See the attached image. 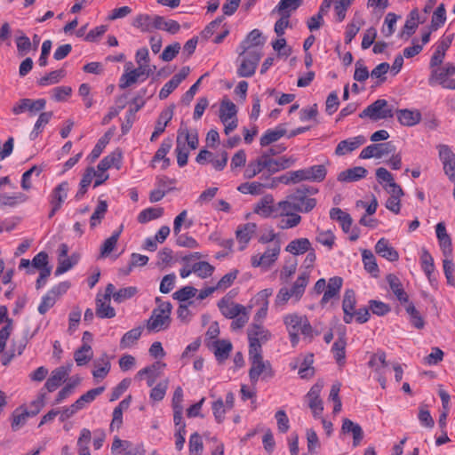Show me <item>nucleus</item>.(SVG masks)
<instances>
[{"label": "nucleus", "instance_id": "f257e3e1", "mask_svg": "<svg viewBox=\"0 0 455 455\" xmlns=\"http://www.w3.org/2000/svg\"><path fill=\"white\" fill-rule=\"evenodd\" d=\"M283 323L287 329L290 341L293 347H295L299 341V331L305 338H308L310 341L313 339L314 330L306 315L295 313L288 314L283 317Z\"/></svg>", "mask_w": 455, "mask_h": 455}, {"label": "nucleus", "instance_id": "f03ea898", "mask_svg": "<svg viewBox=\"0 0 455 455\" xmlns=\"http://www.w3.org/2000/svg\"><path fill=\"white\" fill-rule=\"evenodd\" d=\"M157 307L154 308L149 319L147 321V329L149 331H160L169 328L172 318V306L169 301H162L156 298Z\"/></svg>", "mask_w": 455, "mask_h": 455}, {"label": "nucleus", "instance_id": "7ed1b4c3", "mask_svg": "<svg viewBox=\"0 0 455 455\" xmlns=\"http://www.w3.org/2000/svg\"><path fill=\"white\" fill-rule=\"evenodd\" d=\"M393 116V108L389 107L387 101L384 99L375 100L359 114L360 118L370 117L375 121Z\"/></svg>", "mask_w": 455, "mask_h": 455}, {"label": "nucleus", "instance_id": "20e7f679", "mask_svg": "<svg viewBox=\"0 0 455 455\" xmlns=\"http://www.w3.org/2000/svg\"><path fill=\"white\" fill-rule=\"evenodd\" d=\"M261 58L259 50H251L243 55L241 64L237 68V75L240 77H251L255 74L256 68Z\"/></svg>", "mask_w": 455, "mask_h": 455}, {"label": "nucleus", "instance_id": "39448f33", "mask_svg": "<svg viewBox=\"0 0 455 455\" xmlns=\"http://www.w3.org/2000/svg\"><path fill=\"white\" fill-rule=\"evenodd\" d=\"M327 174L324 164L313 165L308 168L294 171V177L298 183L301 181L322 182Z\"/></svg>", "mask_w": 455, "mask_h": 455}, {"label": "nucleus", "instance_id": "423d86ee", "mask_svg": "<svg viewBox=\"0 0 455 455\" xmlns=\"http://www.w3.org/2000/svg\"><path fill=\"white\" fill-rule=\"evenodd\" d=\"M251 363V368L249 370L250 380L252 384H256L260 375L263 379H268L274 377L275 371L272 369L269 361H264L262 359L252 360Z\"/></svg>", "mask_w": 455, "mask_h": 455}, {"label": "nucleus", "instance_id": "0eeeda50", "mask_svg": "<svg viewBox=\"0 0 455 455\" xmlns=\"http://www.w3.org/2000/svg\"><path fill=\"white\" fill-rule=\"evenodd\" d=\"M46 100L44 99H21L12 107V113L20 115L24 112H28L29 116H34L44 109Z\"/></svg>", "mask_w": 455, "mask_h": 455}, {"label": "nucleus", "instance_id": "6e6552de", "mask_svg": "<svg viewBox=\"0 0 455 455\" xmlns=\"http://www.w3.org/2000/svg\"><path fill=\"white\" fill-rule=\"evenodd\" d=\"M281 251L279 241H275L271 246L261 255H254L251 257V265L254 267H269L278 258Z\"/></svg>", "mask_w": 455, "mask_h": 455}, {"label": "nucleus", "instance_id": "1a4fd4ad", "mask_svg": "<svg viewBox=\"0 0 455 455\" xmlns=\"http://www.w3.org/2000/svg\"><path fill=\"white\" fill-rule=\"evenodd\" d=\"M395 151V148L391 141L384 143H375L365 147L360 153L362 159L381 158Z\"/></svg>", "mask_w": 455, "mask_h": 455}, {"label": "nucleus", "instance_id": "9d476101", "mask_svg": "<svg viewBox=\"0 0 455 455\" xmlns=\"http://www.w3.org/2000/svg\"><path fill=\"white\" fill-rule=\"evenodd\" d=\"M313 204V201H308L307 203V206L303 207L304 209H302L301 207L299 206V204L293 203V201L289 198L288 195L285 200L280 201L276 204V218L298 214L297 212H310L312 211Z\"/></svg>", "mask_w": 455, "mask_h": 455}, {"label": "nucleus", "instance_id": "9b49d317", "mask_svg": "<svg viewBox=\"0 0 455 455\" xmlns=\"http://www.w3.org/2000/svg\"><path fill=\"white\" fill-rule=\"evenodd\" d=\"M265 44V38L262 36V33L255 28L251 30L246 37L241 42L237 47L236 52L240 57L244 55L247 52L251 50H259L258 47L263 46Z\"/></svg>", "mask_w": 455, "mask_h": 455}, {"label": "nucleus", "instance_id": "f8f14e48", "mask_svg": "<svg viewBox=\"0 0 455 455\" xmlns=\"http://www.w3.org/2000/svg\"><path fill=\"white\" fill-rule=\"evenodd\" d=\"M438 149L444 173L451 181H455V154L447 145H439Z\"/></svg>", "mask_w": 455, "mask_h": 455}, {"label": "nucleus", "instance_id": "ddd939ff", "mask_svg": "<svg viewBox=\"0 0 455 455\" xmlns=\"http://www.w3.org/2000/svg\"><path fill=\"white\" fill-rule=\"evenodd\" d=\"M321 390L322 386L315 384L310 388L306 395L308 407L310 408L313 416L315 419H320L323 411V403L320 398Z\"/></svg>", "mask_w": 455, "mask_h": 455}, {"label": "nucleus", "instance_id": "4468645a", "mask_svg": "<svg viewBox=\"0 0 455 455\" xmlns=\"http://www.w3.org/2000/svg\"><path fill=\"white\" fill-rule=\"evenodd\" d=\"M275 207L273 196L266 195L255 204L253 212L263 218H276Z\"/></svg>", "mask_w": 455, "mask_h": 455}, {"label": "nucleus", "instance_id": "2eb2a0df", "mask_svg": "<svg viewBox=\"0 0 455 455\" xmlns=\"http://www.w3.org/2000/svg\"><path fill=\"white\" fill-rule=\"evenodd\" d=\"M147 90L141 89L140 91V96L135 97L133 99V103L135 104L134 108H130L127 111L125 121L121 125V131L123 134H126L132 126L133 122L135 121L136 113L144 106V101L140 99L143 95L146 94Z\"/></svg>", "mask_w": 455, "mask_h": 455}, {"label": "nucleus", "instance_id": "dca6fc26", "mask_svg": "<svg viewBox=\"0 0 455 455\" xmlns=\"http://www.w3.org/2000/svg\"><path fill=\"white\" fill-rule=\"evenodd\" d=\"M218 307L220 311V313L226 317V318H235L238 316L241 313H243V310H245V307L241 304H236L232 301H230L229 299L227 297H223L219 302H218Z\"/></svg>", "mask_w": 455, "mask_h": 455}, {"label": "nucleus", "instance_id": "f3484780", "mask_svg": "<svg viewBox=\"0 0 455 455\" xmlns=\"http://www.w3.org/2000/svg\"><path fill=\"white\" fill-rule=\"evenodd\" d=\"M68 371L69 370L64 366L53 370L44 384V388L48 392L55 391L67 379Z\"/></svg>", "mask_w": 455, "mask_h": 455}, {"label": "nucleus", "instance_id": "a211bd4d", "mask_svg": "<svg viewBox=\"0 0 455 455\" xmlns=\"http://www.w3.org/2000/svg\"><path fill=\"white\" fill-rule=\"evenodd\" d=\"M343 284V279L339 276H333L326 283V290L320 301L321 306L327 304L331 299L338 298Z\"/></svg>", "mask_w": 455, "mask_h": 455}, {"label": "nucleus", "instance_id": "6ab92c4d", "mask_svg": "<svg viewBox=\"0 0 455 455\" xmlns=\"http://www.w3.org/2000/svg\"><path fill=\"white\" fill-rule=\"evenodd\" d=\"M365 142L366 139L363 135H358L356 137L341 140L335 148V154L337 156H344L347 153L355 150Z\"/></svg>", "mask_w": 455, "mask_h": 455}, {"label": "nucleus", "instance_id": "aec40b11", "mask_svg": "<svg viewBox=\"0 0 455 455\" xmlns=\"http://www.w3.org/2000/svg\"><path fill=\"white\" fill-rule=\"evenodd\" d=\"M173 116V107L164 109L156 123L155 131L153 132L150 141H155L164 131L168 124Z\"/></svg>", "mask_w": 455, "mask_h": 455}, {"label": "nucleus", "instance_id": "412c9836", "mask_svg": "<svg viewBox=\"0 0 455 455\" xmlns=\"http://www.w3.org/2000/svg\"><path fill=\"white\" fill-rule=\"evenodd\" d=\"M341 432L343 434H351L353 436V446H358L363 439V431L362 427L349 419L342 420Z\"/></svg>", "mask_w": 455, "mask_h": 455}, {"label": "nucleus", "instance_id": "4be33fe9", "mask_svg": "<svg viewBox=\"0 0 455 455\" xmlns=\"http://www.w3.org/2000/svg\"><path fill=\"white\" fill-rule=\"evenodd\" d=\"M375 251L378 255L391 262L396 261L399 259L398 251L385 238H380L377 242Z\"/></svg>", "mask_w": 455, "mask_h": 455}, {"label": "nucleus", "instance_id": "5701e85b", "mask_svg": "<svg viewBox=\"0 0 455 455\" xmlns=\"http://www.w3.org/2000/svg\"><path fill=\"white\" fill-rule=\"evenodd\" d=\"M266 155L267 170L271 174L275 173L281 170L288 169L295 163V159L293 157L282 156L278 159H274L268 157V154Z\"/></svg>", "mask_w": 455, "mask_h": 455}, {"label": "nucleus", "instance_id": "b1692460", "mask_svg": "<svg viewBox=\"0 0 455 455\" xmlns=\"http://www.w3.org/2000/svg\"><path fill=\"white\" fill-rule=\"evenodd\" d=\"M287 130L285 124H278L275 129H268L260 137L259 144L261 147H267L279 140L282 137L285 136Z\"/></svg>", "mask_w": 455, "mask_h": 455}, {"label": "nucleus", "instance_id": "393cba45", "mask_svg": "<svg viewBox=\"0 0 455 455\" xmlns=\"http://www.w3.org/2000/svg\"><path fill=\"white\" fill-rule=\"evenodd\" d=\"M397 120L402 125L413 126L421 121V113L419 110L397 109Z\"/></svg>", "mask_w": 455, "mask_h": 455}, {"label": "nucleus", "instance_id": "a878e982", "mask_svg": "<svg viewBox=\"0 0 455 455\" xmlns=\"http://www.w3.org/2000/svg\"><path fill=\"white\" fill-rule=\"evenodd\" d=\"M367 173L364 167L356 166L339 172L337 179L340 182H354L364 178Z\"/></svg>", "mask_w": 455, "mask_h": 455}, {"label": "nucleus", "instance_id": "bb28decb", "mask_svg": "<svg viewBox=\"0 0 455 455\" xmlns=\"http://www.w3.org/2000/svg\"><path fill=\"white\" fill-rule=\"evenodd\" d=\"M266 158L267 155L261 154L257 159L251 161L244 170L243 177L250 180L260 173L263 170H267Z\"/></svg>", "mask_w": 455, "mask_h": 455}, {"label": "nucleus", "instance_id": "cd10ccee", "mask_svg": "<svg viewBox=\"0 0 455 455\" xmlns=\"http://www.w3.org/2000/svg\"><path fill=\"white\" fill-rule=\"evenodd\" d=\"M214 355L218 362L222 363L229 357L232 343L228 339H217L212 342Z\"/></svg>", "mask_w": 455, "mask_h": 455}, {"label": "nucleus", "instance_id": "c85d7f7f", "mask_svg": "<svg viewBox=\"0 0 455 455\" xmlns=\"http://www.w3.org/2000/svg\"><path fill=\"white\" fill-rule=\"evenodd\" d=\"M68 189L69 186L67 181L60 183L50 195V204L61 208L62 204L68 197Z\"/></svg>", "mask_w": 455, "mask_h": 455}, {"label": "nucleus", "instance_id": "c756f323", "mask_svg": "<svg viewBox=\"0 0 455 455\" xmlns=\"http://www.w3.org/2000/svg\"><path fill=\"white\" fill-rule=\"evenodd\" d=\"M95 314L99 318H113L116 316V310L110 305V300L97 295Z\"/></svg>", "mask_w": 455, "mask_h": 455}, {"label": "nucleus", "instance_id": "7c9ffc66", "mask_svg": "<svg viewBox=\"0 0 455 455\" xmlns=\"http://www.w3.org/2000/svg\"><path fill=\"white\" fill-rule=\"evenodd\" d=\"M387 281L393 293L396 296L397 299L401 303H408L409 297L405 291L403 290L399 278L396 275L390 274L387 276Z\"/></svg>", "mask_w": 455, "mask_h": 455}, {"label": "nucleus", "instance_id": "2f4dec72", "mask_svg": "<svg viewBox=\"0 0 455 455\" xmlns=\"http://www.w3.org/2000/svg\"><path fill=\"white\" fill-rule=\"evenodd\" d=\"M346 333L343 331L339 334L337 340L333 343L331 351L334 354V357L339 365L344 364L346 357Z\"/></svg>", "mask_w": 455, "mask_h": 455}, {"label": "nucleus", "instance_id": "473e14b6", "mask_svg": "<svg viewBox=\"0 0 455 455\" xmlns=\"http://www.w3.org/2000/svg\"><path fill=\"white\" fill-rule=\"evenodd\" d=\"M153 27L156 29L165 30L172 35L178 33L180 29V26L176 20H165L164 17L158 15L153 17Z\"/></svg>", "mask_w": 455, "mask_h": 455}, {"label": "nucleus", "instance_id": "72a5a7b5", "mask_svg": "<svg viewBox=\"0 0 455 455\" xmlns=\"http://www.w3.org/2000/svg\"><path fill=\"white\" fill-rule=\"evenodd\" d=\"M29 418L28 410L26 406L21 405L16 408L12 413V431H18L23 427L27 419Z\"/></svg>", "mask_w": 455, "mask_h": 455}, {"label": "nucleus", "instance_id": "f704fd0d", "mask_svg": "<svg viewBox=\"0 0 455 455\" xmlns=\"http://www.w3.org/2000/svg\"><path fill=\"white\" fill-rule=\"evenodd\" d=\"M311 249V243L307 238H298L291 241L285 248V251L293 254L299 255L308 251Z\"/></svg>", "mask_w": 455, "mask_h": 455}, {"label": "nucleus", "instance_id": "c9c22d12", "mask_svg": "<svg viewBox=\"0 0 455 455\" xmlns=\"http://www.w3.org/2000/svg\"><path fill=\"white\" fill-rule=\"evenodd\" d=\"M308 281H309V273L303 272V273H301L298 276V278L293 283V284L291 287V289H289V291L291 293V295L297 300H299L302 297V295L304 294L305 289H306V287H307V285L308 283Z\"/></svg>", "mask_w": 455, "mask_h": 455}, {"label": "nucleus", "instance_id": "e433bc0d", "mask_svg": "<svg viewBox=\"0 0 455 455\" xmlns=\"http://www.w3.org/2000/svg\"><path fill=\"white\" fill-rule=\"evenodd\" d=\"M115 127L109 128L105 134L98 140L96 145L94 146L93 149L92 150L90 154V157L92 162L95 161L97 158L100 157V154L102 153L105 147L108 144L109 140L113 137L115 133Z\"/></svg>", "mask_w": 455, "mask_h": 455}, {"label": "nucleus", "instance_id": "4c0bfd02", "mask_svg": "<svg viewBox=\"0 0 455 455\" xmlns=\"http://www.w3.org/2000/svg\"><path fill=\"white\" fill-rule=\"evenodd\" d=\"M94 366L95 369L92 371L93 378L100 379H105L111 368L107 354H103L100 359L95 361Z\"/></svg>", "mask_w": 455, "mask_h": 455}, {"label": "nucleus", "instance_id": "58836bf2", "mask_svg": "<svg viewBox=\"0 0 455 455\" xmlns=\"http://www.w3.org/2000/svg\"><path fill=\"white\" fill-rule=\"evenodd\" d=\"M142 77L143 71L140 66L137 68L131 70L130 72H125L124 74H123L120 77L119 87L121 89L130 87L131 85L138 82L140 78L142 79Z\"/></svg>", "mask_w": 455, "mask_h": 455}, {"label": "nucleus", "instance_id": "ea45409f", "mask_svg": "<svg viewBox=\"0 0 455 455\" xmlns=\"http://www.w3.org/2000/svg\"><path fill=\"white\" fill-rule=\"evenodd\" d=\"M104 387H99L87 391L74 403V407H76L78 411L84 409L87 403L94 401L98 395L104 392Z\"/></svg>", "mask_w": 455, "mask_h": 455}, {"label": "nucleus", "instance_id": "a19ab883", "mask_svg": "<svg viewBox=\"0 0 455 455\" xmlns=\"http://www.w3.org/2000/svg\"><path fill=\"white\" fill-rule=\"evenodd\" d=\"M182 127L178 131L177 145L175 152L177 154V163L180 167H184L188 164V149L185 145V142L181 140Z\"/></svg>", "mask_w": 455, "mask_h": 455}, {"label": "nucleus", "instance_id": "79ce46f5", "mask_svg": "<svg viewBox=\"0 0 455 455\" xmlns=\"http://www.w3.org/2000/svg\"><path fill=\"white\" fill-rule=\"evenodd\" d=\"M236 106L228 99L221 101L220 108V118L223 124L236 116Z\"/></svg>", "mask_w": 455, "mask_h": 455}, {"label": "nucleus", "instance_id": "37998d69", "mask_svg": "<svg viewBox=\"0 0 455 455\" xmlns=\"http://www.w3.org/2000/svg\"><path fill=\"white\" fill-rule=\"evenodd\" d=\"M406 304L405 310L409 315L411 324L416 329H423L425 327V321L419 310L415 307L412 302L408 301Z\"/></svg>", "mask_w": 455, "mask_h": 455}, {"label": "nucleus", "instance_id": "c03bdc74", "mask_svg": "<svg viewBox=\"0 0 455 455\" xmlns=\"http://www.w3.org/2000/svg\"><path fill=\"white\" fill-rule=\"evenodd\" d=\"M270 338L271 333L269 331L256 323L248 330V339H256L259 343L266 342Z\"/></svg>", "mask_w": 455, "mask_h": 455}, {"label": "nucleus", "instance_id": "a18cd8bd", "mask_svg": "<svg viewBox=\"0 0 455 455\" xmlns=\"http://www.w3.org/2000/svg\"><path fill=\"white\" fill-rule=\"evenodd\" d=\"M362 258L364 268L367 272L371 274L373 276H377L379 270L373 253L370 250H363L362 252Z\"/></svg>", "mask_w": 455, "mask_h": 455}, {"label": "nucleus", "instance_id": "49530a36", "mask_svg": "<svg viewBox=\"0 0 455 455\" xmlns=\"http://www.w3.org/2000/svg\"><path fill=\"white\" fill-rule=\"evenodd\" d=\"M65 76L66 72L64 69L60 68L58 70H54L45 75L44 76L39 78L37 80V84L40 86H48L51 84H58Z\"/></svg>", "mask_w": 455, "mask_h": 455}, {"label": "nucleus", "instance_id": "de8ad7c7", "mask_svg": "<svg viewBox=\"0 0 455 455\" xmlns=\"http://www.w3.org/2000/svg\"><path fill=\"white\" fill-rule=\"evenodd\" d=\"M256 224L251 222L238 228L235 234L239 243H243L244 245L247 244L251 238V235L256 231Z\"/></svg>", "mask_w": 455, "mask_h": 455}, {"label": "nucleus", "instance_id": "09e8293b", "mask_svg": "<svg viewBox=\"0 0 455 455\" xmlns=\"http://www.w3.org/2000/svg\"><path fill=\"white\" fill-rule=\"evenodd\" d=\"M107 211H108L107 202L104 200L99 201L98 205L95 208V210L90 219V226L92 228H94L98 225L100 224L101 220L105 217Z\"/></svg>", "mask_w": 455, "mask_h": 455}, {"label": "nucleus", "instance_id": "8fccbe9b", "mask_svg": "<svg viewBox=\"0 0 455 455\" xmlns=\"http://www.w3.org/2000/svg\"><path fill=\"white\" fill-rule=\"evenodd\" d=\"M92 357V349L89 344H83L82 347L75 352L74 358L78 366L85 365Z\"/></svg>", "mask_w": 455, "mask_h": 455}, {"label": "nucleus", "instance_id": "3c124183", "mask_svg": "<svg viewBox=\"0 0 455 455\" xmlns=\"http://www.w3.org/2000/svg\"><path fill=\"white\" fill-rule=\"evenodd\" d=\"M142 327H137L125 332L120 340V347L127 348L132 347L141 336Z\"/></svg>", "mask_w": 455, "mask_h": 455}, {"label": "nucleus", "instance_id": "603ef678", "mask_svg": "<svg viewBox=\"0 0 455 455\" xmlns=\"http://www.w3.org/2000/svg\"><path fill=\"white\" fill-rule=\"evenodd\" d=\"M94 175V169L92 167H88L85 173L83 175V178L80 181V188L75 196L76 200H80L87 192V188L90 186Z\"/></svg>", "mask_w": 455, "mask_h": 455}, {"label": "nucleus", "instance_id": "864d4df0", "mask_svg": "<svg viewBox=\"0 0 455 455\" xmlns=\"http://www.w3.org/2000/svg\"><path fill=\"white\" fill-rule=\"evenodd\" d=\"M164 214L163 208H147L140 212L138 215V221L140 223H147L150 220L160 218Z\"/></svg>", "mask_w": 455, "mask_h": 455}, {"label": "nucleus", "instance_id": "5fc2aeb1", "mask_svg": "<svg viewBox=\"0 0 455 455\" xmlns=\"http://www.w3.org/2000/svg\"><path fill=\"white\" fill-rule=\"evenodd\" d=\"M132 25L142 32H150L153 28V17L148 14H139L133 20Z\"/></svg>", "mask_w": 455, "mask_h": 455}, {"label": "nucleus", "instance_id": "6e6d98bb", "mask_svg": "<svg viewBox=\"0 0 455 455\" xmlns=\"http://www.w3.org/2000/svg\"><path fill=\"white\" fill-rule=\"evenodd\" d=\"M121 153L113 152L108 156H106L98 164V170L104 172L105 171L110 169L112 166L119 164L121 162Z\"/></svg>", "mask_w": 455, "mask_h": 455}, {"label": "nucleus", "instance_id": "4d7b16f0", "mask_svg": "<svg viewBox=\"0 0 455 455\" xmlns=\"http://www.w3.org/2000/svg\"><path fill=\"white\" fill-rule=\"evenodd\" d=\"M446 20V11L443 4H440L433 13L431 30H437Z\"/></svg>", "mask_w": 455, "mask_h": 455}, {"label": "nucleus", "instance_id": "13d9d810", "mask_svg": "<svg viewBox=\"0 0 455 455\" xmlns=\"http://www.w3.org/2000/svg\"><path fill=\"white\" fill-rule=\"evenodd\" d=\"M455 75V66L452 63H447L443 68H437L432 71L431 79L440 81L441 84L448 76Z\"/></svg>", "mask_w": 455, "mask_h": 455}, {"label": "nucleus", "instance_id": "bf43d9fd", "mask_svg": "<svg viewBox=\"0 0 455 455\" xmlns=\"http://www.w3.org/2000/svg\"><path fill=\"white\" fill-rule=\"evenodd\" d=\"M266 186L260 182H244L237 187V190L242 194L260 195Z\"/></svg>", "mask_w": 455, "mask_h": 455}, {"label": "nucleus", "instance_id": "052dcab7", "mask_svg": "<svg viewBox=\"0 0 455 455\" xmlns=\"http://www.w3.org/2000/svg\"><path fill=\"white\" fill-rule=\"evenodd\" d=\"M192 270L201 278H207L214 272V267L207 261H199L192 266Z\"/></svg>", "mask_w": 455, "mask_h": 455}, {"label": "nucleus", "instance_id": "680f3d73", "mask_svg": "<svg viewBox=\"0 0 455 455\" xmlns=\"http://www.w3.org/2000/svg\"><path fill=\"white\" fill-rule=\"evenodd\" d=\"M28 331H26L20 337H15L12 339L10 351L13 352L16 355H20L28 345Z\"/></svg>", "mask_w": 455, "mask_h": 455}, {"label": "nucleus", "instance_id": "e2e57ef3", "mask_svg": "<svg viewBox=\"0 0 455 455\" xmlns=\"http://www.w3.org/2000/svg\"><path fill=\"white\" fill-rule=\"evenodd\" d=\"M420 261L422 270L430 277L435 270L434 259L426 248H422Z\"/></svg>", "mask_w": 455, "mask_h": 455}, {"label": "nucleus", "instance_id": "0e129e2a", "mask_svg": "<svg viewBox=\"0 0 455 455\" xmlns=\"http://www.w3.org/2000/svg\"><path fill=\"white\" fill-rule=\"evenodd\" d=\"M78 261V258L76 255L68 257L66 259H59L58 267L54 272L56 276H59L69 269H71Z\"/></svg>", "mask_w": 455, "mask_h": 455}, {"label": "nucleus", "instance_id": "69168bd1", "mask_svg": "<svg viewBox=\"0 0 455 455\" xmlns=\"http://www.w3.org/2000/svg\"><path fill=\"white\" fill-rule=\"evenodd\" d=\"M197 290L193 286H184L172 294V298L180 302H185L196 296Z\"/></svg>", "mask_w": 455, "mask_h": 455}, {"label": "nucleus", "instance_id": "338daca9", "mask_svg": "<svg viewBox=\"0 0 455 455\" xmlns=\"http://www.w3.org/2000/svg\"><path fill=\"white\" fill-rule=\"evenodd\" d=\"M28 196L23 193H17L14 196H8L6 194L0 195V204L6 206H14L19 203H24Z\"/></svg>", "mask_w": 455, "mask_h": 455}, {"label": "nucleus", "instance_id": "774afa93", "mask_svg": "<svg viewBox=\"0 0 455 455\" xmlns=\"http://www.w3.org/2000/svg\"><path fill=\"white\" fill-rule=\"evenodd\" d=\"M390 66L387 62H382L377 65L371 72V76L372 78L379 79V82L376 83V85H379L387 80L386 74L389 70Z\"/></svg>", "mask_w": 455, "mask_h": 455}]
</instances>
